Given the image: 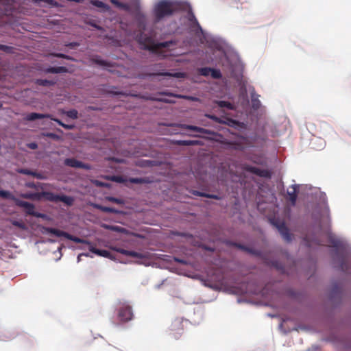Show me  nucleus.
Masks as SVG:
<instances>
[{"label":"nucleus","mask_w":351,"mask_h":351,"mask_svg":"<svg viewBox=\"0 0 351 351\" xmlns=\"http://www.w3.org/2000/svg\"><path fill=\"white\" fill-rule=\"evenodd\" d=\"M206 117L210 118V119H213V120H214V121H215L216 122H219V123L220 122L219 119L217 117H216L215 115H208V114H206Z\"/></svg>","instance_id":"41"},{"label":"nucleus","mask_w":351,"mask_h":351,"mask_svg":"<svg viewBox=\"0 0 351 351\" xmlns=\"http://www.w3.org/2000/svg\"><path fill=\"white\" fill-rule=\"evenodd\" d=\"M62 112L64 114H66L67 117H69V118H71L73 119H76L78 117V112L75 109L70 110L69 111L62 110Z\"/></svg>","instance_id":"27"},{"label":"nucleus","mask_w":351,"mask_h":351,"mask_svg":"<svg viewBox=\"0 0 351 351\" xmlns=\"http://www.w3.org/2000/svg\"><path fill=\"white\" fill-rule=\"evenodd\" d=\"M11 223L13 226H16V227H18L22 230H25L26 229V226L25 224V223L21 221V220H12L11 221Z\"/></svg>","instance_id":"31"},{"label":"nucleus","mask_w":351,"mask_h":351,"mask_svg":"<svg viewBox=\"0 0 351 351\" xmlns=\"http://www.w3.org/2000/svg\"><path fill=\"white\" fill-rule=\"evenodd\" d=\"M53 135V134H48L49 136H52Z\"/></svg>","instance_id":"51"},{"label":"nucleus","mask_w":351,"mask_h":351,"mask_svg":"<svg viewBox=\"0 0 351 351\" xmlns=\"http://www.w3.org/2000/svg\"><path fill=\"white\" fill-rule=\"evenodd\" d=\"M110 2L118 8H122L124 10L128 9V5L121 3V2L119 1L118 0H110Z\"/></svg>","instance_id":"33"},{"label":"nucleus","mask_w":351,"mask_h":351,"mask_svg":"<svg viewBox=\"0 0 351 351\" xmlns=\"http://www.w3.org/2000/svg\"><path fill=\"white\" fill-rule=\"evenodd\" d=\"M94 207L104 213L114 214H117L119 213L118 210L112 207L105 206L99 204H95Z\"/></svg>","instance_id":"18"},{"label":"nucleus","mask_w":351,"mask_h":351,"mask_svg":"<svg viewBox=\"0 0 351 351\" xmlns=\"http://www.w3.org/2000/svg\"><path fill=\"white\" fill-rule=\"evenodd\" d=\"M178 144L179 145H183V146H191V145H200L199 142L198 141L195 140H183V141H179L178 142Z\"/></svg>","instance_id":"23"},{"label":"nucleus","mask_w":351,"mask_h":351,"mask_svg":"<svg viewBox=\"0 0 351 351\" xmlns=\"http://www.w3.org/2000/svg\"><path fill=\"white\" fill-rule=\"evenodd\" d=\"M180 128L185 130H190L194 132H197L199 133L205 134H211V132L209 130L204 129L203 128L191 125H187V124H181Z\"/></svg>","instance_id":"14"},{"label":"nucleus","mask_w":351,"mask_h":351,"mask_svg":"<svg viewBox=\"0 0 351 351\" xmlns=\"http://www.w3.org/2000/svg\"><path fill=\"white\" fill-rule=\"evenodd\" d=\"M108 200L112 202L116 203V204H121L122 203V201L120 199H118L116 197H108Z\"/></svg>","instance_id":"40"},{"label":"nucleus","mask_w":351,"mask_h":351,"mask_svg":"<svg viewBox=\"0 0 351 351\" xmlns=\"http://www.w3.org/2000/svg\"><path fill=\"white\" fill-rule=\"evenodd\" d=\"M90 3L93 5L99 8H102L104 10H108L110 9V7L108 5H107L106 3L102 2L99 0H91L90 1Z\"/></svg>","instance_id":"21"},{"label":"nucleus","mask_w":351,"mask_h":351,"mask_svg":"<svg viewBox=\"0 0 351 351\" xmlns=\"http://www.w3.org/2000/svg\"><path fill=\"white\" fill-rule=\"evenodd\" d=\"M339 268L342 271H346L348 270L347 263L343 256L340 257Z\"/></svg>","instance_id":"28"},{"label":"nucleus","mask_w":351,"mask_h":351,"mask_svg":"<svg viewBox=\"0 0 351 351\" xmlns=\"http://www.w3.org/2000/svg\"><path fill=\"white\" fill-rule=\"evenodd\" d=\"M66 71V68L64 66L49 67L47 69V72L50 73H60Z\"/></svg>","instance_id":"22"},{"label":"nucleus","mask_w":351,"mask_h":351,"mask_svg":"<svg viewBox=\"0 0 351 351\" xmlns=\"http://www.w3.org/2000/svg\"><path fill=\"white\" fill-rule=\"evenodd\" d=\"M44 118H48L51 120L56 122L59 125L62 126L64 129L66 130H72L74 128L73 125H68L65 124L63 122H62L60 119L53 117L51 114H40V113H36V112H32L28 114L26 116V119L27 121H34L36 119H44Z\"/></svg>","instance_id":"5"},{"label":"nucleus","mask_w":351,"mask_h":351,"mask_svg":"<svg viewBox=\"0 0 351 351\" xmlns=\"http://www.w3.org/2000/svg\"><path fill=\"white\" fill-rule=\"evenodd\" d=\"M43 232L53 234L58 237H64L70 241H72L75 243H77L90 244V241H88L87 240L71 235V234H69L68 232L60 230L59 229L47 227V228H44Z\"/></svg>","instance_id":"4"},{"label":"nucleus","mask_w":351,"mask_h":351,"mask_svg":"<svg viewBox=\"0 0 351 351\" xmlns=\"http://www.w3.org/2000/svg\"><path fill=\"white\" fill-rule=\"evenodd\" d=\"M317 245H322V243H321L319 241H317Z\"/></svg>","instance_id":"50"},{"label":"nucleus","mask_w":351,"mask_h":351,"mask_svg":"<svg viewBox=\"0 0 351 351\" xmlns=\"http://www.w3.org/2000/svg\"><path fill=\"white\" fill-rule=\"evenodd\" d=\"M39 86H51L55 84V82L52 80L38 79L36 82Z\"/></svg>","instance_id":"25"},{"label":"nucleus","mask_w":351,"mask_h":351,"mask_svg":"<svg viewBox=\"0 0 351 351\" xmlns=\"http://www.w3.org/2000/svg\"><path fill=\"white\" fill-rule=\"evenodd\" d=\"M17 171L19 173H21V174H24V175H29V176H32L34 178H36L38 179H43V176L39 173H37L36 171H33L32 170H29L28 169H19L17 170Z\"/></svg>","instance_id":"16"},{"label":"nucleus","mask_w":351,"mask_h":351,"mask_svg":"<svg viewBox=\"0 0 351 351\" xmlns=\"http://www.w3.org/2000/svg\"><path fill=\"white\" fill-rule=\"evenodd\" d=\"M21 197L25 199H40V193H23L21 195Z\"/></svg>","instance_id":"26"},{"label":"nucleus","mask_w":351,"mask_h":351,"mask_svg":"<svg viewBox=\"0 0 351 351\" xmlns=\"http://www.w3.org/2000/svg\"><path fill=\"white\" fill-rule=\"evenodd\" d=\"M210 75L214 79H220L221 77V73L219 70L212 69L210 71Z\"/></svg>","instance_id":"35"},{"label":"nucleus","mask_w":351,"mask_h":351,"mask_svg":"<svg viewBox=\"0 0 351 351\" xmlns=\"http://www.w3.org/2000/svg\"><path fill=\"white\" fill-rule=\"evenodd\" d=\"M94 62H95L96 64L100 65V66H110V64L109 62H108L107 61H105L104 60H101L99 58H95L93 60Z\"/></svg>","instance_id":"36"},{"label":"nucleus","mask_w":351,"mask_h":351,"mask_svg":"<svg viewBox=\"0 0 351 351\" xmlns=\"http://www.w3.org/2000/svg\"><path fill=\"white\" fill-rule=\"evenodd\" d=\"M232 245L237 246L238 248H240V249H243V250H248V249H247L246 247H243V245H240V244H237V243H232Z\"/></svg>","instance_id":"43"},{"label":"nucleus","mask_w":351,"mask_h":351,"mask_svg":"<svg viewBox=\"0 0 351 351\" xmlns=\"http://www.w3.org/2000/svg\"><path fill=\"white\" fill-rule=\"evenodd\" d=\"M64 165L74 168H80L86 170L91 169V166L88 164L84 163L82 161L77 160L75 158H66L64 162Z\"/></svg>","instance_id":"9"},{"label":"nucleus","mask_w":351,"mask_h":351,"mask_svg":"<svg viewBox=\"0 0 351 351\" xmlns=\"http://www.w3.org/2000/svg\"><path fill=\"white\" fill-rule=\"evenodd\" d=\"M56 56L58 57V58H68L66 56L62 54V53H57V54H56Z\"/></svg>","instance_id":"44"},{"label":"nucleus","mask_w":351,"mask_h":351,"mask_svg":"<svg viewBox=\"0 0 351 351\" xmlns=\"http://www.w3.org/2000/svg\"><path fill=\"white\" fill-rule=\"evenodd\" d=\"M252 107L255 109H258L261 105V102L258 99H252Z\"/></svg>","instance_id":"39"},{"label":"nucleus","mask_w":351,"mask_h":351,"mask_svg":"<svg viewBox=\"0 0 351 351\" xmlns=\"http://www.w3.org/2000/svg\"><path fill=\"white\" fill-rule=\"evenodd\" d=\"M176 261H177L178 262H181V261H180V259H176Z\"/></svg>","instance_id":"52"},{"label":"nucleus","mask_w":351,"mask_h":351,"mask_svg":"<svg viewBox=\"0 0 351 351\" xmlns=\"http://www.w3.org/2000/svg\"><path fill=\"white\" fill-rule=\"evenodd\" d=\"M33 1L35 2H39V1H41L42 0H33Z\"/></svg>","instance_id":"49"},{"label":"nucleus","mask_w":351,"mask_h":351,"mask_svg":"<svg viewBox=\"0 0 351 351\" xmlns=\"http://www.w3.org/2000/svg\"><path fill=\"white\" fill-rule=\"evenodd\" d=\"M325 212H326V213L327 218H328V219H329V208H328V206H326L325 207Z\"/></svg>","instance_id":"45"},{"label":"nucleus","mask_w":351,"mask_h":351,"mask_svg":"<svg viewBox=\"0 0 351 351\" xmlns=\"http://www.w3.org/2000/svg\"><path fill=\"white\" fill-rule=\"evenodd\" d=\"M0 197L4 199H12L16 204L17 200H19V199L16 198L10 191L4 190H0Z\"/></svg>","instance_id":"19"},{"label":"nucleus","mask_w":351,"mask_h":351,"mask_svg":"<svg viewBox=\"0 0 351 351\" xmlns=\"http://www.w3.org/2000/svg\"><path fill=\"white\" fill-rule=\"evenodd\" d=\"M97 186H104V184L102 183L101 182L97 181Z\"/></svg>","instance_id":"46"},{"label":"nucleus","mask_w":351,"mask_h":351,"mask_svg":"<svg viewBox=\"0 0 351 351\" xmlns=\"http://www.w3.org/2000/svg\"><path fill=\"white\" fill-rule=\"evenodd\" d=\"M328 241L330 245L334 247H339L341 245V241L340 239L336 238L332 234H328Z\"/></svg>","instance_id":"20"},{"label":"nucleus","mask_w":351,"mask_h":351,"mask_svg":"<svg viewBox=\"0 0 351 351\" xmlns=\"http://www.w3.org/2000/svg\"><path fill=\"white\" fill-rule=\"evenodd\" d=\"M138 43L143 45L144 49L156 51L162 48L169 47L173 43L172 41H165L158 43H154L151 38L145 36L143 38L141 34L138 40Z\"/></svg>","instance_id":"2"},{"label":"nucleus","mask_w":351,"mask_h":351,"mask_svg":"<svg viewBox=\"0 0 351 351\" xmlns=\"http://www.w3.org/2000/svg\"><path fill=\"white\" fill-rule=\"evenodd\" d=\"M151 100L153 101H162L165 103H172L173 101L165 98H157V97H151L149 98Z\"/></svg>","instance_id":"38"},{"label":"nucleus","mask_w":351,"mask_h":351,"mask_svg":"<svg viewBox=\"0 0 351 351\" xmlns=\"http://www.w3.org/2000/svg\"><path fill=\"white\" fill-rule=\"evenodd\" d=\"M211 68L202 67L198 69V73L203 76H208L210 75Z\"/></svg>","instance_id":"30"},{"label":"nucleus","mask_w":351,"mask_h":351,"mask_svg":"<svg viewBox=\"0 0 351 351\" xmlns=\"http://www.w3.org/2000/svg\"><path fill=\"white\" fill-rule=\"evenodd\" d=\"M193 194L195 195H197V196H200V197H206L211 198V199H219V197L216 195L208 194V193H203V192H199L197 191H193Z\"/></svg>","instance_id":"24"},{"label":"nucleus","mask_w":351,"mask_h":351,"mask_svg":"<svg viewBox=\"0 0 351 351\" xmlns=\"http://www.w3.org/2000/svg\"><path fill=\"white\" fill-rule=\"evenodd\" d=\"M88 245H89V250L91 252H93L98 256H103L105 258H108L110 259L114 258V257L112 256V254L108 250L97 249L93 246V245L90 242V244H88Z\"/></svg>","instance_id":"13"},{"label":"nucleus","mask_w":351,"mask_h":351,"mask_svg":"<svg viewBox=\"0 0 351 351\" xmlns=\"http://www.w3.org/2000/svg\"><path fill=\"white\" fill-rule=\"evenodd\" d=\"M108 179L111 181L119 182V183H123L125 182V180L121 176H112L109 177Z\"/></svg>","instance_id":"32"},{"label":"nucleus","mask_w":351,"mask_h":351,"mask_svg":"<svg viewBox=\"0 0 351 351\" xmlns=\"http://www.w3.org/2000/svg\"><path fill=\"white\" fill-rule=\"evenodd\" d=\"M41 198L52 202H62L67 206H72L74 202L73 197L71 196H67L65 195H58L49 191L40 192V199Z\"/></svg>","instance_id":"3"},{"label":"nucleus","mask_w":351,"mask_h":351,"mask_svg":"<svg viewBox=\"0 0 351 351\" xmlns=\"http://www.w3.org/2000/svg\"><path fill=\"white\" fill-rule=\"evenodd\" d=\"M177 10V5L174 2L161 0L154 8V23H157L165 17L171 16Z\"/></svg>","instance_id":"1"},{"label":"nucleus","mask_w":351,"mask_h":351,"mask_svg":"<svg viewBox=\"0 0 351 351\" xmlns=\"http://www.w3.org/2000/svg\"><path fill=\"white\" fill-rule=\"evenodd\" d=\"M269 221L276 228L285 241H291L292 234L289 232V230L284 221L276 218L270 219Z\"/></svg>","instance_id":"6"},{"label":"nucleus","mask_w":351,"mask_h":351,"mask_svg":"<svg viewBox=\"0 0 351 351\" xmlns=\"http://www.w3.org/2000/svg\"><path fill=\"white\" fill-rule=\"evenodd\" d=\"M129 182L132 184H144L147 183V180L143 178H130Z\"/></svg>","instance_id":"29"},{"label":"nucleus","mask_w":351,"mask_h":351,"mask_svg":"<svg viewBox=\"0 0 351 351\" xmlns=\"http://www.w3.org/2000/svg\"><path fill=\"white\" fill-rule=\"evenodd\" d=\"M0 50L7 53H13L14 48L10 46L0 44Z\"/></svg>","instance_id":"34"},{"label":"nucleus","mask_w":351,"mask_h":351,"mask_svg":"<svg viewBox=\"0 0 351 351\" xmlns=\"http://www.w3.org/2000/svg\"><path fill=\"white\" fill-rule=\"evenodd\" d=\"M160 95H168L169 93H167V92H162V93H159Z\"/></svg>","instance_id":"48"},{"label":"nucleus","mask_w":351,"mask_h":351,"mask_svg":"<svg viewBox=\"0 0 351 351\" xmlns=\"http://www.w3.org/2000/svg\"><path fill=\"white\" fill-rule=\"evenodd\" d=\"M116 252L121 254H123V255H125V256H132V257H134V258H141V259H143V258H145L146 257V256L143 254V253H140V252H135V251H131V250H125V249H123V248H120V247H116L114 249Z\"/></svg>","instance_id":"11"},{"label":"nucleus","mask_w":351,"mask_h":351,"mask_svg":"<svg viewBox=\"0 0 351 351\" xmlns=\"http://www.w3.org/2000/svg\"><path fill=\"white\" fill-rule=\"evenodd\" d=\"M149 75H155V74H149ZM156 75H160V76H169V77H173L176 78H182L184 77L185 73L182 72H176V73H170V72H162L156 73Z\"/></svg>","instance_id":"17"},{"label":"nucleus","mask_w":351,"mask_h":351,"mask_svg":"<svg viewBox=\"0 0 351 351\" xmlns=\"http://www.w3.org/2000/svg\"><path fill=\"white\" fill-rule=\"evenodd\" d=\"M219 106L221 108H227L228 109H232V105L229 101H218Z\"/></svg>","instance_id":"37"},{"label":"nucleus","mask_w":351,"mask_h":351,"mask_svg":"<svg viewBox=\"0 0 351 351\" xmlns=\"http://www.w3.org/2000/svg\"><path fill=\"white\" fill-rule=\"evenodd\" d=\"M272 265H273V266H274L275 267L278 268V264H277V263H276V262H273V263H272Z\"/></svg>","instance_id":"47"},{"label":"nucleus","mask_w":351,"mask_h":351,"mask_svg":"<svg viewBox=\"0 0 351 351\" xmlns=\"http://www.w3.org/2000/svg\"><path fill=\"white\" fill-rule=\"evenodd\" d=\"M245 169L250 173H252L256 176H258L260 177L263 178H269L271 177V173L267 170V169H261L260 168L251 166V165H247L245 167Z\"/></svg>","instance_id":"10"},{"label":"nucleus","mask_w":351,"mask_h":351,"mask_svg":"<svg viewBox=\"0 0 351 351\" xmlns=\"http://www.w3.org/2000/svg\"><path fill=\"white\" fill-rule=\"evenodd\" d=\"M187 16H186V18L188 19V21L191 23V26L192 27H196L200 30H202V27L199 25V23H198L195 14H193V12L192 10V8L191 7V5H187Z\"/></svg>","instance_id":"12"},{"label":"nucleus","mask_w":351,"mask_h":351,"mask_svg":"<svg viewBox=\"0 0 351 351\" xmlns=\"http://www.w3.org/2000/svg\"><path fill=\"white\" fill-rule=\"evenodd\" d=\"M29 147L33 149H35L38 147V145L35 143H32L29 145Z\"/></svg>","instance_id":"42"},{"label":"nucleus","mask_w":351,"mask_h":351,"mask_svg":"<svg viewBox=\"0 0 351 351\" xmlns=\"http://www.w3.org/2000/svg\"><path fill=\"white\" fill-rule=\"evenodd\" d=\"M118 310V317L121 322L130 321L133 317L132 307L126 303H120Z\"/></svg>","instance_id":"7"},{"label":"nucleus","mask_w":351,"mask_h":351,"mask_svg":"<svg viewBox=\"0 0 351 351\" xmlns=\"http://www.w3.org/2000/svg\"><path fill=\"white\" fill-rule=\"evenodd\" d=\"M289 195V200L291 202L292 205H295L298 197V186L296 185H292L291 191H287Z\"/></svg>","instance_id":"15"},{"label":"nucleus","mask_w":351,"mask_h":351,"mask_svg":"<svg viewBox=\"0 0 351 351\" xmlns=\"http://www.w3.org/2000/svg\"><path fill=\"white\" fill-rule=\"evenodd\" d=\"M16 205L23 208L28 215L39 218H44L45 217L44 214L35 211V206L32 203L19 199L16 202Z\"/></svg>","instance_id":"8"}]
</instances>
